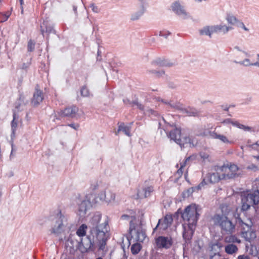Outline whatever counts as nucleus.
Returning a JSON list of instances; mask_svg holds the SVG:
<instances>
[{"label": "nucleus", "mask_w": 259, "mask_h": 259, "mask_svg": "<svg viewBox=\"0 0 259 259\" xmlns=\"http://www.w3.org/2000/svg\"><path fill=\"white\" fill-rule=\"evenodd\" d=\"M28 102V100H25L24 96L20 95L18 100L15 103V109L18 111L24 110Z\"/></svg>", "instance_id": "obj_22"}, {"label": "nucleus", "mask_w": 259, "mask_h": 259, "mask_svg": "<svg viewBox=\"0 0 259 259\" xmlns=\"http://www.w3.org/2000/svg\"><path fill=\"white\" fill-rule=\"evenodd\" d=\"M152 63L159 67H170L172 63L163 58H157L153 61Z\"/></svg>", "instance_id": "obj_23"}, {"label": "nucleus", "mask_w": 259, "mask_h": 259, "mask_svg": "<svg viewBox=\"0 0 259 259\" xmlns=\"http://www.w3.org/2000/svg\"><path fill=\"white\" fill-rule=\"evenodd\" d=\"M68 126L71 127L72 128H73L76 130H77L79 127L78 125H75L74 124H68Z\"/></svg>", "instance_id": "obj_53"}, {"label": "nucleus", "mask_w": 259, "mask_h": 259, "mask_svg": "<svg viewBox=\"0 0 259 259\" xmlns=\"http://www.w3.org/2000/svg\"><path fill=\"white\" fill-rule=\"evenodd\" d=\"M247 169L255 171L257 169V167L255 164H251L247 166Z\"/></svg>", "instance_id": "obj_47"}, {"label": "nucleus", "mask_w": 259, "mask_h": 259, "mask_svg": "<svg viewBox=\"0 0 259 259\" xmlns=\"http://www.w3.org/2000/svg\"><path fill=\"white\" fill-rule=\"evenodd\" d=\"M121 256H122V257L120 259H127V256L126 255L124 249L122 250L121 253Z\"/></svg>", "instance_id": "obj_50"}, {"label": "nucleus", "mask_w": 259, "mask_h": 259, "mask_svg": "<svg viewBox=\"0 0 259 259\" xmlns=\"http://www.w3.org/2000/svg\"><path fill=\"white\" fill-rule=\"evenodd\" d=\"M200 156L201 158L205 161H210V159H209V155L207 153L205 152H200Z\"/></svg>", "instance_id": "obj_40"}, {"label": "nucleus", "mask_w": 259, "mask_h": 259, "mask_svg": "<svg viewBox=\"0 0 259 259\" xmlns=\"http://www.w3.org/2000/svg\"><path fill=\"white\" fill-rule=\"evenodd\" d=\"M194 192L193 188H190L186 191H185L183 193V196L184 198L188 197L192 195Z\"/></svg>", "instance_id": "obj_37"}, {"label": "nucleus", "mask_w": 259, "mask_h": 259, "mask_svg": "<svg viewBox=\"0 0 259 259\" xmlns=\"http://www.w3.org/2000/svg\"><path fill=\"white\" fill-rule=\"evenodd\" d=\"M234 49H236V50H237V51H242L240 49L239 47H238V46H235V47H234Z\"/></svg>", "instance_id": "obj_60"}, {"label": "nucleus", "mask_w": 259, "mask_h": 259, "mask_svg": "<svg viewBox=\"0 0 259 259\" xmlns=\"http://www.w3.org/2000/svg\"><path fill=\"white\" fill-rule=\"evenodd\" d=\"M237 25L238 27L242 28L243 29H244L246 31H249V29L245 26L244 23L241 21H240L238 20V21L237 23Z\"/></svg>", "instance_id": "obj_44"}, {"label": "nucleus", "mask_w": 259, "mask_h": 259, "mask_svg": "<svg viewBox=\"0 0 259 259\" xmlns=\"http://www.w3.org/2000/svg\"><path fill=\"white\" fill-rule=\"evenodd\" d=\"M241 210L246 211L250 207L259 203V191L255 190L244 193L241 195Z\"/></svg>", "instance_id": "obj_5"}, {"label": "nucleus", "mask_w": 259, "mask_h": 259, "mask_svg": "<svg viewBox=\"0 0 259 259\" xmlns=\"http://www.w3.org/2000/svg\"><path fill=\"white\" fill-rule=\"evenodd\" d=\"M232 122V119L230 118H227L224 120L221 123L224 124V125H228L229 124H231Z\"/></svg>", "instance_id": "obj_49"}, {"label": "nucleus", "mask_w": 259, "mask_h": 259, "mask_svg": "<svg viewBox=\"0 0 259 259\" xmlns=\"http://www.w3.org/2000/svg\"><path fill=\"white\" fill-rule=\"evenodd\" d=\"M78 110V109L77 107L74 106H70L66 108L63 110H61L59 112V114L61 116L73 118L75 116Z\"/></svg>", "instance_id": "obj_16"}, {"label": "nucleus", "mask_w": 259, "mask_h": 259, "mask_svg": "<svg viewBox=\"0 0 259 259\" xmlns=\"http://www.w3.org/2000/svg\"><path fill=\"white\" fill-rule=\"evenodd\" d=\"M75 203L78 205V214L80 217H84L91 206V202L84 197H76L74 200Z\"/></svg>", "instance_id": "obj_9"}, {"label": "nucleus", "mask_w": 259, "mask_h": 259, "mask_svg": "<svg viewBox=\"0 0 259 259\" xmlns=\"http://www.w3.org/2000/svg\"><path fill=\"white\" fill-rule=\"evenodd\" d=\"M173 221V219L170 214H166L164 217V218L163 220H159L158 224L156 226L154 230L156 229V228L160 226L162 230H165L169 226L171 225Z\"/></svg>", "instance_id": "obj_17"}, {"label": "nucleus", "mask_w": 259, "mask_h": 259, "mask_svg": "<svg viewBox=\"0 0 259 259\" xmlns=\"http://www.w3.org/2000/svg\"><path fill=\"white\" fill-rule=\"evenodd\" d=\"M226 19L228 23L231 25L237 24L238 21V20L236 18V17L232 14H228L226 16Z\"/></svg>", "instance_id": "obj_34"}, {"label": "nucleus", "mask_w": 259, "mask_h": 259, "mask_svg": "<svg viewBox=\"0 0 259 259\" xmlns=\"http://www.w3.org/2000/svg\"><path fill=\"white\" fill-rule=\"evenodd\" d=\"M123 102L125 105L131 107H133L135 105L137 106L138 108L140 110L144 111L145 114H147L148 115H154V116H156L157 115L156 111L148 107H147L146 106H145L142 104L139 103L137 100L134 101H131L128 99H124L123 100Z\"/></svg>", "instance_id": "obj_10"}, {"label": "nucleus", "mask_w": 259, "mask_h": 259, "mask_svg": "<svg viewBox=\"0 0 259 259\" xmlns=\"http://www.w3.org/2000/svg\"><path fill=\"white\" fill-rule=\"evenodd\" d=\"M115 198V195L110 190L106 191V198L105 201L106 202H110L114 200Z\"/></svg>", "instance_id": "obj_32"}, {"label": "nucleus", "mask_w": 259, "mask_h": 259, "mask_svg": "<svg viewBox=\"0 0 259 259\" xmlns=\"http://www.w3.org/2000/svg\"><path fill=\"white\" fill-rule=\"evenodd\" d=\"M90 8H91L92 11L95 13H98L100 11V9L94 3L91 4L90 5Z\"/></svg>", "instance_id": "obj_41"}, {"label": "nucleus", "mask_w": 259, "mask_h": 259, "mask_svg": "<svg viewBox=\"0 0 259 259\" xmlns=\"http://www.w3.org/2000/svg\"><path fill=\"white\" fill-rule=\"evenodd\" d=\"M234 62L245 66H254L253 63H251L250 60L247 58L241 61H234Z\"/></svg>", "instance_id": "obj_35"}, {"label": "nucleus", "mask_w": 259, "mask_h": 259, "mask_svg": "<svg viewBox=\"0 0 259 259\" xmlns=\"http://www.w3.org/2000/svg\"><path fill=\"white\" fill-rule=\"evenodd\" d=\"M215 33L214 26H206L200 30L201 35H206L211 37L212 34Z\"/></svg>", "instance_id": "obj_26"}, {"label": "nucleus", "mask_w": 259, "mask_h": 259, "mask_svg": "<svg viewBox=\"0 0 259 259\" xmlns=\"http://www.w3.org/2000/svg\"><path fill=\"white\" fill-rule=\"evenodd\" d=\"M185 140L186 143H187V142H189L190 141V139L189 138H186Z\"/></svg>", "instance_id": "obj_59"}, {"label": "nucleus", "mask_w": 259, "mask_h": 259, "mask_svg": "<svg viewBox=\"0 0 259 259\" xmlns=\"http://www.w3.org/2000/svg\"><path fill=\"white\" fill-rule=\"evenodd\" d=\"M109 227L107 217L102 219L98 212L90 220L88 225L82 224L77 230L76 234L81 237L79 249L82 252L94 251L96 246L104 251L109 238Z\"/></svg>", "instance_id": "obj_1"}, {"label": "nucleus", "mask_w": 259, "mask_h": 259, "mask_svg": "<svg viewBox=\"0 0 259 259\" xmlns=\"http://www.w3.org/2000/svg\"><path fill=\"white\" fill-rule=\"evenodd\" d=\"M238 223L241 228V236L245 240L250 242L256 238V233L252 228L253 223L250 219L243 220L239 218Z\"/></svg>", "instance_id": "obj_4"}, {"label": "nucleus", "mask_w": 259, "mask_h": 259, "mask_svg": "<svg viewBox=\"0 0 259 259\" xmlns=\"http://www.w3.org/2000/svg\"><path fill=\"white\" fill-rule=\"evenodd\" d=\"M13 119L11 122V130H12V134L11 137L12 138L15 137V132L18 127V123L19 121V116L17 115L15 112L13 113Z\"/></svg>", "instance_id": "obj_24"}, {"label": "nucleus", "mask_w": 259, "mask_h": 259, "mask_svg": "<svg viewBox=\"0 0 259 259\" xmlns=\"http://www.w3.org/2000/svg\"><path fill=\"white\" fill-rule=\"evenodd\" d=\"M80 93L81 96L84 97H87L90 96L89 90L86 87H83L81 88Z\"/></svg>", "instance_id": "obj_39"}, {"label": "nucleus", "mask_w": 259, "mask_h": 259, "mask_svg": "<svg viewBox=\"0 0 259 259\" xmlns=\"http://www.w3.org/2000/svg\"><path fill=\"white\" fill-rule=\"evenodd\" d=\"M156 73H157V76H161L162 74H164V72L163 71H161L160 72H157Z\"/></svg>", "instance_id": "obj_58"}, {"label": "nucleus", "mask_w": 259, "mask_h": 259, "mask_svg": "<svg viewBox=\"0 0 259 259\" xmlns=\"http://www.w3.org/2000/svg\"><path fill=\"white\" fill-rule=\"evenodd\" d=\"M168 137L174 140L176 143L179 144L181 147H184V143H181V130L178 128H175L171 130L168 135Z\"/></svg>", "instance_id": "obj_15"}, {"label": "nucleus", "mask_w": 259, "mask_h": 259, "mask_svg": "<svg viewBox=\"0 0 259 259\" xmlns=\"http://www.w3.org/2000/svg\"><path fill=\"white\" fill-rule=\"evenodd\" d=\"M253 65H254V66H255L259 67V59H258V61L257 62L253 63Z\"/></svg>", "instance_id": "obj_57"}, {"label": "nucleus", "mask_w": 259, "mask_h": 259, "mask_svg": "<svg viewBox=\"0 0 259 259\" xmlns=\"http://www.w3.org/2000/svg\"><path fill=\"white\" fill-rule=\"evenodd\" d=\"M195 225L190 224L184 225V231L183 233V237L186 240H189L191 239Z\"/></svg>", "instance_id": "obj_18"}, {"label": "nucleus", "mask_w": 259, "mask_h": 259, "mask_svg": "<svg viewBox=\"0 0 259 259\" xmlns=\"http://www.w3.org/2000/svg\"><path fill=\"white\" fill-rule=\"evenodd\" d=\"M225 252L229 254H233L237 252L238 248L234 244H228L225 247Z\"/></svg>", "instance_id": "obj_28"}, {"label": "nucleus", "mask_w": 259, "mask_h": 259, "mask_svg": "<svg viewBox=\"0 0 259 259\" xmlns=\"http://www.w3.org/2000/svg\"><path fill=\"white\" fill-rule=\"evenodd\" d=\"M119 132H122L126 136L130 137L131 135V126L125 125L124 123H120L118 124V131L116 132L117 135Z\"/></svg>", "instance_id": "obj_25"}, {"label": "nucleus", "mask_w": 259, "mask_h": 259, "mask_svg": "<svg viewBox=\"0 0 259 259\" xmlns=\"http://www.w3.org/2000/svg\"><path fill=\"white\" fill-rule=\"evenodd\" d=\"M250 254H252L253 256H255L257 254V251L256 250H255L254 252L252 251V252H249Z\"/></svg>", "instance_id": "obj_55"}, {"label": "nucleus", "mask_w": 259, "mask_h": 259, "mask_svg": "<svg viewBox=\"0 0 259 259\" xmlns=\"http://www.w3.org/2000/svg\"><path fill=\"white\" fill-rule=\"evenodd\" d=\"M73 10L74 12V13L77 14V7L75 6H73Z\"/></svg>", "instance_id": "obj_56"}, {"label": "nucleus", "mask_w": 259, "mask_h": 259, "mask_svg": "<svg viewBox=\"0 0 259 259\" xmlns=\"http://www.w3.org/2000/svg\"><path fill=\"white\" fill-rule=\"evenodd\" d=\"M142 246L139 243H136L133 244L131 246V252L133 254H138L141 250Z\"/></svg>", "instance_id": "obj_33"}, {"label": "nucleus", "mask_w": 259, "mask_h": 259, "mask_svg": "<svg viewBox=\"0 0 259 259\" xmlns=\"http://www.w3.org/2000/svg\"><path fill=\"white\" fill-rule=\"evenodd\" d=\"M225 242L229 244H234L235 243H240L241 241L235 235H230L226 236L224 239Z\"/></svg>", "instance_id": "obj_30"}, {"label": "nucleus", "mask_w": 259, "mask_h": 259, "mask_svg": "<svg viewBox=\"0 0 259 259\" xmlns=\"http://www.w3.org/2000/svg\"><path fill=\"white\" fill-rule=\"evenodd\" d=\"M215 33L223 32L224 34L227 33L229 30H232L233 28L230 26H227L225 25H214Z\"/></svg>", "instance_id": "obj_27"}, {"label": "nucleus", "mask_w": 259, "mask_h": 259, "mask_svg": "<svg viewBox=\"0 0 259 259\" xmlns=\"http://www.w3.org/2000/svg\"><path fill=\"white\" fill-rule=\"evenodd\" d=\"M210 259H226L222 257L219 253H214L213 255L210 256Z\"/></svg>", "instance_id": "obj_46"}, {"label": "nucleus", "mask_w": 259, "mask_h": 259, "mask_svg": "<svg viewBox=\"0 0 259 259\" xmlns=\"http://www.w3.org/2000/svg\"><path fill=\"white\" fill-rule=\"evenodd\" d=\"M130 231L132 237L138 242H143L146 237L144 232L136 230L135 224H133L132 221L130 224Z\"/></svg>", "instance_id": "obj_13"}, {"label": "nucleus", "mask_w": 259, "mask_h": 259, "mask_svg": "<svg viewBox=\"0 0 259 259\" xmlns=\"http://www.w3.org/2000/svg\"><path fill=\"white\" fill-rule=\"evenodd\" d=\"M144 12V8H141L137 12L133 13L131 17V20L132 21L138 20L141 16L143 15Z\"/></svg>", "instance_id": "obj_29"}, {"label": "nucleus", "mask_w": 259, "mask_h": 259, "mask_svg": "<svg viewBox=\"0 0 259 259\" xmlns=\"http://www.w3.org/2000/svg\"><path fill=\"white\" fill-rule=\"evenodd\" d=\"M105 198H106V191H102L100 192L98 196L96 198V201L97 202H98L99 200L101 201H105Z\"/></svg>", "instance_id": "obj_36"}, {"label": "nucleus", "mask_w": 259, "mask_h": 259, "mask_svg": "<svg viewBox=\"0 0 259 259\" xmlns=\"http://www.w3.org/2000/svg\"><path fill=\"white\" fill-rule=\"evenodd\" d=\"M121 218L122 219V220H129L131 222V221H132V223L133 224H134L133 223V221L134 220H135V218L134 217H132V216H130V215H128L127 214H123ZM131 224V222L130 223V224Z\"/></svg>", "instance_id": "obj_43"}, {"label": "nucleus", "mask_w": 259, "mask_h": 259, "mask_svg": "<svg viewBox=\"0 0 259 259\" xmlns=\"http://www.w3.org/2000/svg\"><path fill=\"white\" fill-rule=\"evenodd\" d=\"M170 34V33L169 31H162L160 32L159 35L164 38H167Z\"/></svg>", "instance_id": "obj_45"}, {"label": "nucleus", "mask_w": 259, "mask_h": 259, "mask_svg": "<svg viewBox=\"0 0 259 259\" xmlns=\"http://www.w3.org/2000/svg\"><path fill=\"white\" fill-rule=\"evenodd\" d=\"M221 208L222 213L215 214L213 217L214 224L219 226L226 233L232 234L235 232V225L228 217L231 208L227 205L223 204L221 205Z\"/></svg>", "instance_id": "obj_2"}, {"label": "nucleus", "mask_w": 259, "mask_h": 259, "mask_svg": "<svg viewBox=\"0 0 259 259\" xmlns=\"http://www.w3.org/2000/svg\"><path fill=\"white\" fill-rule=\"evenodd\" d=\"M155 242L158 249H169L173 243L172 239L170 236H159L155 238Z\"/></svg>", "instance_id": "obj_11"}, {"label": "nucleus", "mask_w": 259, "mask_h": 259, "mask_svg": "<svg viewBox=\"0 0 259 259\" xmlns=\"http://www.w3.org/2000/svg\"><path fill=\"white\" fill-rule=\"evenodd\" d=\"M183 168H181V167H180V168L178 169V170H177V174L180 177H181L183 173Z\"/></svg>", "instance_id": "obj_52"}, {"label": "nucleus", "mask_w": 259, "mask_h": 259, "mask_svg": "<svg viewBox=\"0 0 259 259\" xmlns=\"http://www.w3.org/2000/svg\"><path fill=\"white\" fill-rule=\"evenodd\" d=\"M208 134L210 138L219 140L221 143L225 145H230L233 143L229 137L225 135L217 133L215 131H210Z\"/></svg>", "instance_id": "obj_14"}, {"label": "nucleus", "mask_w": 259, "mask_h": 259, "mask_svg": "<svg viewBox=\"0 0 259 259\" xmlns=\"http://www.w3.org/2000/svg\"><path fill=\"white\" fill-rule=\"evenodd\" d=\"M182 111H183V113L186 114V115H188V116H195L197 115V114H198V112H197V110L196 109H193V108H185V109H183Z\"/></svg>", "instance_id": "obj_31"}, {"label": "nucleus", "mask_w": 259, "mask_h": 259, "mask_svg": "<svg viewBox=\"0 0 259 259\" xmlns=\"http://www.w3.org/2000/svg\"><path fill=\"white\" fill-rule=\"evenodd\" d=\"M219 166H215L213 170L207 174L197 188L200 189L205 185L209 183L214 184L219 182L220 181L223 180L222 179V174L219 170Z\"/></svg>", "instance_id": "obj_8"}, {"label": "nucleus", "mask_w": 259, "mask_h": 259, "mask_svg": "<svg viewBox=\"0 0 259 259\" xmlns=\"http://www.w3.org/2000/svg\"><path fill=\"white\" fill-rule=\"evenodd\" d=\"M255 145H257L259 146V140L257 141L255 143Z\"/></svg>", "instance_id": "obj_64"}, {"label": "nucleus", "mask_w": 259, "mask_h": 259, "mask_svg": "<svg viewBox=\"0 0 259 259\" xmlns=\"http://www.w3.org/2000/svg\"><path fill=\"white\" fill-rule=\"evenodd\" d=\"M10 13H8L7 14H5L4 15V19L2 21V22H5V21H7L8 20V19L9 18V17H10Z\"/></svg>", "instance_id": "obj_51"}, {"label": "nucleus", "mask_w": 259, "mask_h": 259, "mask_svg": "<svg viewBox=\"0 0 259 259\" xmlns=\"http://www.w3.org/2000/svg\"><path fill=\"white\" fill-rule=\"evenodd\" d=\"M198 206L195 204L188 206L182 214V217L187 224L196 225L199 214L198 213Z\"/></svg>", "instance_id": "obj_6"}, {"label": "nucleus", "mask_w": 259, "mask_h": 259, "mask_svg": "<svg viewBox=\"0 0 259 259\" xmlns=\"http://www.w3.org/2000/svg\"><path fill=\"white\" fill-rule=\"evenodd\" d=\"M35 42L32 40H30L28 42L27 49L28 52H32L34 50Z\"/></svg>", "instance_id": "obj_38"}, {"label": "nucleus", "mask_w": 259, "mask_h": 259, "mask_svg": "<svg viewBox=\"0 0 259 259\" xmlns=\"http://www.w3.org/2000/svg\"><path fill=\"white\" fill-rule=\"evenodd\" d=\"M20 5L21 6H22V5L23 4L24 2H23V0H20Z\"/></svg>", "instance_id": "obj_62"}, {"label": "nucleus", "mask_w": 259, "mask_h": 259, "mask_svg": "<svg viewBox=\"0 0 259 259\" xmlns=\"http://www.w3.org/2000/svg\"><path fill=\"white\" fill-rule=\"evenodd\" d=\"M172 11L182 19H186L190 17L184 7L180 1H176L171 5Z\"/></svg>", "instance_id": "obj_12"}, {"label": "nucleus", "mask_w": 259, "mask_h": 259, "mask_svg": "<svg viewBox=\"0 0 259 259\" xmlns=\"http://www.w3.org/2000/svg\"><path fill=\"white\" fill-rule=\"evenodd\" d=\"M253 157L255 158L256 160L259 161V155L257 156H254Z\"/></svg>", "instance_id": "obj_61"}, {"label": "nucleus", "mask_w": 259, "mask_h": 259, "mask_svg": "<svg viewBox=\"0 0 259 259\" xmlns=\"http://www.w3.org/2000/svg\"><path fill=\"white\" fill-rule=\"evenodd\" d=\"M242 52L246 55V56H248V53L246 52H245V51H242Z\"/></svg>", "instance_id": "obj_63"}, {"label": "nucleus", "mask_w": 259, "mask_h": 259, "mask_svg": "<svg viewBox=\"0 0 259 259\" xmlns=\"http://www.w3.org/2000/svg\"><path fill=\"white\" fill-rule=\"evenodd\" d=\"M219 170L222 174V179L223 180L234 179L241 175L239 167L234 164L220 166Z\"/></svg>", "instance_id": "obj_7"}, {"label": "nucleus", "mask_w": 259, "mask_h": 259, "mask_svg": "<svg viewBox=\"0 0 259 259\" xmlns=\"http://www.w3.org/2000/svg\"><path fill=\"white\" fill-rule=\"evenodd\" d=\"M101 52L98 50V51L97 60H101Z\"/></svg>", "instance_id": "obj_54"}, {"label": "nucleus", "mask_w": 259, "mask_h": 259, "mask_svg": "<svg viewBox=\"0 0 259 259\" xmlns=\"http://www.w3.org/2000/svg\"><path fill=\"white\" fill-rule=\"evenodd\" d=\"M44 99V94L42 92L38 89V86L35 87V92L33 94V97L32 99V103L34 106H37L39 105Z\"/></svg>", "instance_id": "obj_19"}, {"label": "nucleus", "mask_w": 259, "mask_h": 259, "mask_svg": "<svg viewBox=\"0 0 259 259\" xmlns=\"http://www.w3.org/2000/svg\"><path fill=\"white\" fill-rule=\"evenodd\" d=\"M41 34L44 36L45 33L48 34L55 33V31L53 27L49 23L48 21H45L40 26Z\"/></svg>", "instance_id": "obj_20"}, {"label": "nucleus", "mask_w": 259, "mask_h": 259, "mask_svg": "<svg viewBox=\"0 0 259 259\" xmlns=\"http://www.w3.org/2000/svg\"><path fill=\"white\" fill-rule=\"evenodd\" d=\"M153 191L154 188L152 186H147L144 188L142 190L138 191V196L139 198H145L149 197Z\"/></svg>", "instance_id": "obj_21"}, {"label": "nucleus", "mask_w": 259, "mask_h": 259, "mask_svg": "<svg viewBox=\"0 0 259 259\" xmlns=\"http://www.w3.org/2000/svg\"><path fill=\"white\" fill-rule=\"evenodd\" d=\"M72 224L67 216L60 212L55 218L54 224L51 230V233L59 235L62 233L69 232Z\"/></svg>", "instance_id": "obj_3"}, {"label": "nucleus", "mask_w": 259, "mask_h": 259, "mask_svg": "<svg viewBox=\"0 0 259 259\" xmlns=\"http://www.w3.org/2000/svg\"><path fill=\"white\" fill-rule=\"evenodd\" d=\"M231 124H232L233 126H237V127H238L239 128H242V129L249 128L248 127H245L244 125L241 124L237 121H233L232 120V122H231Z\"/></svg>", "instance_id": "obj_42"}, {"label": "nucleus", "mask_w": 259, "mask_h": 259, "mask_svg": "<svg viewBox=\"0 0 259 259\" xmlns=\"http://www.w3.org/2000/svg\"><path fill=\"white\" fill-rule=\"evenodd\" d=\"M190 159V157H188L187 158H186V159L185 160L184 162L180 163V167H181V168H184L186 166L187 162L189 161Z\"/></svg>", "instance_id": "obj_48"}]
</instances>
